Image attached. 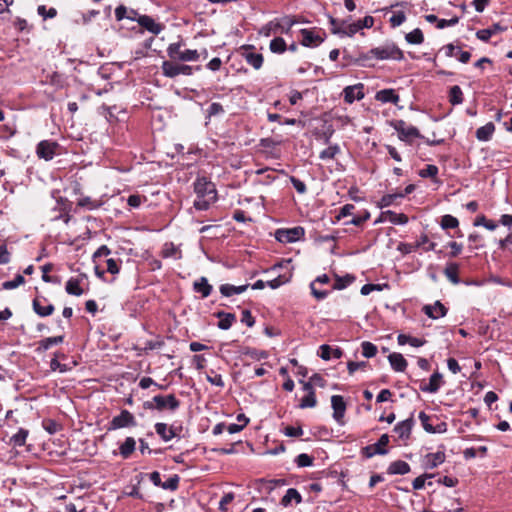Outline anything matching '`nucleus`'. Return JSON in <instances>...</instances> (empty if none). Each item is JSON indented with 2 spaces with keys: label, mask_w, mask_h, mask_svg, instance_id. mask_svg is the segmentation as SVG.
<instances>
[{
  "label": "nucleus",
  "mask_w": 512,
  "mask_h": 512,
  "mask_svg": "<svg viewBox=\"0 0 512 512\" xmlns=\"http://www.w3.org/2000/svg\"><path fill=\"white\" fill-rule=\"evenodd\" d=\"M403 57V52L394 43H387L383 46L372 48L367 53H361L358 61L364 64L371 59L402 60Z\"/></svg>",
  "instance_id": "1"
},
{
  "label": "nucleus",
  "mask_w": 512,
  "mask_h": 512,
  "mask_svg": "<svg viewBox=\"0 0 512 512\" xmlns=\"http://www.w3.org/2000/svg\"><path fill=\"white\" fill-rule=\"evenodd\" d=\"M143 406L147 410L175 412L180 407V401L174 394L155 395L151 400L144 402Z\"/></svg>",
  "instance_id": "2"
},
{
  "label": "nucleus",
  "mask_w": 512,
  "mask_h": 512,
  "mask_svg": "<svg viewBox=\"0 0 512 512\" xmlns=\"http://www.w3.org/2000/svg\"><path fill=\"white\" fill-rule=\"evenodd\" d=\"M182 43L175 42L171 43L167 48V54L171 60H177L182 62L197 61L199 59V53L197 50L185 49L182 50Z\"/></svg>",
  "instance_id": "3"
},
{
  "label": "nucleus",
  "mask_w": 512,
  "mask_h": 512,
  "mask_svg": "<svg viewBox=\"0 0 512 512\" xmlns=\"http://www.w3.org/2000/svg\"><path fill=\"white\" fill-rule=\"evenodd\" d=\"M393 128L397 131L400 140L411 143L414 138L424 139L419 130L412 125L407 124L404 120H397L393 124Z\"/></svg>",
  "instance_id": "4"
},
{
  "label": "nucleus",
  "mask_w": 512,
  "mask_h": 512,
  "mask_svg": "<svg viewBox=\"0 0 512 512\" xmlns=\"http://www.w3.org/2000/svg\"><path fill=\"white\" fill-rule=\"evenodd\" d=\"M161 68L163 75L169 78H175L178 75L190 76L193 74L192 66L175 63L173 61H164Z\"/></svg>",
  "instance_id": "5"
},
{
  "label": "nucleus",
  "mask_w": 512,
  "mask_h": 512,
  "mask_svg": "<svg viewBox=\"0 0 512 512\" xmlns=\"http://www.w3.org/2000/svg\"><path fill=\"white\" fill-rule=\"evenodd\" d=\"M194 191L198 198L208 197L209 200L216 199L215 185L206 177H198L194 182Z\"/></svg>",
  "instance_id": "6"
},
{
  "label": "nucleus",
  "mask_w": 512,
  "mask_h": 512,
  "mask_svg": "<svg viewBox=\"0 0 512 512\" xmlns=\"http://www.w3.org/2000/svg\"><path fill=\"white\" fill-rule=\"evenodd\" d=\"M305 235L304 228L300 226H296L293 228L288 229H277L275 231V238L277 241L281 243H293L301 238H303Z\"/></svg>",
  "instance_id": "7"
},
{
  "label": "nucleus",
  "mask_w": 512,
  "mask_h": 512,
  "mask_svg": "<svg viewBox=\"0 0 512 512\" xmlns=\"http://www.w3.org/2000/svg\"><path fill=\"white\" fill-rule=\"evenodd\" d=\"M137 425L134 415L128 410H122L119 415L112 418L109 422L108 430H117L126 427H135Z\"/></svg>",
  "instance_id": "8"
},
{
  "label": "nucleus",
  "mask_w": 512,
  "mask_h": 512,
  "mask_svg": "<svg viewBox=\"0 0 512 512\" xmlns=\"http://www.w3.org/2000/svg\"><path fill=\"white\" fill-rule=\"evenodd\" d=\"M388 443L389 436L387 434H383L380 436L376 443L364 447L362 449V454L366 458H371L375 455H385L387 453V449L385 447Z\"/></svg>",
  "instance_id": "9"
},
{
  "label": "nucleus",
  "mask_w": 512,
  "mask_h": 512,
  "mask_svg": "<svg viewBox=\"0 0 512 512\" xmlns=\"http://www.w3.org/2000/svg\"><path fill=\"white\" fill-rule=\"evenodd\" d=\"M59 148V144L55 141L43 140L38 143L36 147V154L39 158L46 161L52 160L56 155V150Z\"/></svg>",
  "instance_id": "10"
},
{
  "label": "nucleus",
  "mask_w": 512,
  "mask_h": 512,
  "mask_svg": "<svg viewBox=\"0 0 512 512\" xmlns=\"http://www.w3.org/2000/svg\"><path fill=\"white\" fill-rule=\"evenodd\" d=\"M302 36L301 44L305 47H316L324 41V32L315 31L313 29H301Z\"/></svg>",
  "instance_id": "11"
},
{
  "label": "nucleus",
  "mask_w": 512,
  "mask_h": 512,
  "mask_svg": "<svg viewBox=\"0 0 512 512\" xmlns=\"http://www.w3.org/2000/svg\"><path fill=\"white\" fill-rule=\"evenodd\" d=\"M344 101L346 103H353L355 100H362L365 96L364 85L358 83L355 85L347 86L343 89Z\"/></svg>",
  "instance_id": "12"
},
{
  "label": "nucleus",
  "mask_w": 512,
  "mask_h": 512,
  "mask_svg": "<svg viewBox=\"0 0 512 512\" xmlns=\"http://www.w3.org/2000/svg\"><path fill=\"white\" fill-rule=\"evenodd\" d=\"M331 406L333 409V418L339 424H343V418L346 411V403L342 396L333 395L331 397Z\"/></svg>",
  "instance_id": "13"
},
{
  "label": "nucleus",
  "mask_w": 512,
  "mask_h": 512,
  "mask_svg": "<svg viewBox=\"0 0 512 512\" xmlns=\"http://www.w3.org/2000/svg\"><path fill=\"white\" fill-rule=\"evenodd\" d=\"M415 424L413 417H409L406 420L398 422L394 427V432L401 440H408L411 435L412 428Z\"/></svg>",
  "instance_id": "14"
},
{
  "label": "nucleus",
  "mask_w": 512,
  "mask_h": 512,
  "mask_svg": "<svg viewBox=\"0 0 512 512\" xmlns=\"http://www.w3.org/2000/svg\"><path fill=\"white\" fill-rule=\"evenodd\" d=\"M138 24L154 35H158L163 30V25L157 23L152 17L148 15H141L137 19Z\"/></svg>",
  "instance_id": "15"
},
{
  "label": "nucleus",
  "mask_w": 512,
  "mask_h": 512,
  "mask_svg": "<svg viewBox=\"0 0 512 512\" xmlns=\"http://www.w3.org/2000/svg\"><path fill=\"white\" fill-rule=\"evenodd\" d=\"M84 279H86L85 274H81L78 277H71L66 282L65 291L69 295L81 296L84 293V290L81 288V283Z\"/></svg>",
  "instance_id": "16"
},
{
  "label": "nucleus",
  "mask_w": 512,
  "mask_h": 512,
  "mask_svg": "<svg viewBox=\"0 0 512 512\" xmlns=\"http://www.w3.org/2000/svg\"><path fill=\"white\" fill-rule=\"evenodd\" d=\"M443 376L439 372H434L427 384L420 385V390L426 393H436L440 387L443 385Z\"/></svg>",
  "instance_id": "17"
},
{
  "label": "nucleus",
  "mask_w": 512,
  "mask_h": 512,
  "mask_svg": "<svg viewBox=\"0 0 512 512\" xmlns=\"http://www.w3.org/2000/svg\"><path fill=\"white\" fill-rule=\"evenodd\" d=\"M445 54L447 57H455L461 63H467L471 58V53L468 51H462L460 47L450 43L444 46Z\"/></svg>",
  "instance_id": "18"
},
{
  "label": "nucleus",
  "mask_w": 512,
  "mask_h": 512,
  "mask_svg": "<svg viewBox=\"0 0 512 512\" xmlns=\"http://www.w3.org/2000/svg\"><path fill=\"white\" fill-rule=\"evenodd\" d=\"M447 308L440 302L436 301L432 305H425L423 307V312L432 319H439L447 314Z\"/></svg>",
  "instance_id": "19"
},
{
  "label": "nucleus",
  "mask_w": 512,
  "mask_h": 512,
  "mask_svg": "<svg viewBox=\"0 0 512 512\" xmlns=\"http://www.w3.org/2000/svg\"><path fill=\"white\" fill-rule=\"evenodd\" d=\"M42 302H47V299L44 297L42 299L35 298L32 303L33 310L40 317H47L54 312L55 308L52 304L42 305Z\"/></svg>",
  "instance_id": "20"
},
{
  "label": "nucleus",
  "mask_w": 512,
  "mask_h": 512,
  "mask_svg": "<svg viewBox=\"0 0 512 512\" xmlns=\"http://www.w3.org/2000/svg\"><path fill=\"white\" fill-rule=\"evenodd\" d=\"M375 99L381 103L397 104L400 97L394 89H383L376 93Z\"/></svg>",
  "instance_id": "21"
},
{
  "label": "nucleus",
  "mask_w": 512,
  "mask_h": 512,
  "mask_svg": "<svg viewBox=\"0 0 512 512\" xmlns=\"http://www.w3.org/2000/svg\"><path fill=\"white\" fill-rule=\"evenodd\" d=\"M319 349V356L323 360H330L331 358L340 359L343 356V351L339 347L332 348L327 344H323Z\"/></svg>",
  "instance_id": "22"
},
{
  "label": "nucleus",
  "mask_w": 512,
  "mask_h": 512,
  "mask_svg": "<svg viewBox=\"0 0 512 512\" xmlns=\"http://www.w3.org/2000/svg\"><path fill=\"white\" fill-rule=\"evenodd\" d=\"M193 290L196 293H200L202 298H207L211 294L213 287L209 284L206 277H200L193 283Z\"/></svg>",
  "instance_id": "23"
},
{
  "label": "nucleus",
  "mask_w": 512,
  "mask_h": 512,
  "mask_svg": "<svg viewBox=\"0 0 512 512\" xmlns=\"http://www.w3.org/2000/svg\"><path fill=\"white\" fill-rule=\"evenodd\" d=\"M64 336H54V337H47L38 342V346L36 348V352L42 353L50 349L54 345H58L63 343Z\"/></svg>",
  "instance_id": "24"
},
{
  "label": "nucleus",
  "mask_w": 512,
  "mask_h": 512,
  "mask_svg": "<svg viewBox=\"0 0 512 512\" xmlns=\"http://www.w3.org/2000/svg\"><path fill=\"white\" fill-rule=\"evenodd\" d=\"M388 361L392 369L396 372H403L407 367V361L401 353H391L388 356Z\"/></svg>",
  "instance_id": "25"
},
{
  "label": "nucleus",
  "mask_w": 512,
  "mask_h": 512,
  "mask_svg": "<svg viewBox=\"0 0 512 512\" xmlns=\"http://www.w3.org/2000/svg\"><path fill=\"white\" fill-rule=\"evenodd\" d=\"M358 31H360V25L357 22L346 24L345 21H342V28H333L332 33L340 36H349L352 37Z\"/></svg>",
  "instance_id": "26"
},
{
  "label": "nucleus",
  "mask_w": 512,
  "mask_h": 512,
  "mask_svg": "<svg viewBox=\"0 0 512 512\" xmlns=\"http://www.w3.org/2000/svg\"><path fill=\"white\" fill-rule=\"evenodd\" d=\"M156 434L164 441L169 442L173 438H175V433H173V429L169 427L168 424L163 422H158L154 425Z\"/></svg>",
  "instance_id": "27"
},
{
  "label": "nucleus",
  "mask_w": 512,
  "mask_h": 512,
  "mask_svg": "<svg viewBox=\"0 0 512 512\" xmlns=\"http://www.w3.org/2000/svg\"><path fill=\"white\" fill-rule=\"evenodd\" d=\"M161 256L178 260L182 258V252L173 242H166L162 247Z\"/></svg>",
  "instance_id": "28"
},
{
  "label": "nucleus",
  "mask_w": 512,
  "mask_h": 512,
  "mask_svg": "<svg viewBox=\"0 0 512 512\" xmlns=\"http://www.w3.org/2000/svg\"><path fill=\"white\" fill-rule=\"evenodd\" d=\"M387 472L391 475H405L410 472V465L405 461L397 460L389 465Z\"/></svg>",
  "instance_id": "29"
},
{
  "label": "nucleus",
  "mask_w": 512,
  "mask_h": 512,
  "mask_svg": "<svg viewBox=\"0 0 512 512\" xmlns=\"http://www.w3.org/2000/svg\"><path fill=\"white\" fill-rule=\"evenodd\" d=\"M216 316L219 318L217 326L221 330L230 329L233 323L236 321V316L232 313L220 311L216 314Z\"/></svg>",
  "instance_id": "30"
},
{
  "label": "nucleus",
  "mask_w": 512,
  "mask_h": 512,
  "mask_svg": "<svg viewBox=\"0 0 512 512\" xmlns=\"http://www.w3.org/2000/svg\"><path fill=\"white\" fill-rule=\"evenodd\" d=\"M459 272V264L455 262L447 263L445 269H444V275L447 277V279L457 285L460 283V278L458 276Z\"/></svg>",
  "instance_id": "31"
},
{
  "label": "nucleus",
  "mask_w": 512,
  "mask_h": 512,
  "mask_svg": "<svg viewBox=\"0 0 512 512\" xmlns=\"http://www.w3.org/2000/svg\"><path fill=\"white\" fill-rule=\"evenodd\" d=\"M248 284L235 286L231 284H222L219 288L220 293L225 297H230L235 294H241L247 290Z\"/></svg>",
  "instance_id": "32"
},
{
  "label": "nucleus",
  "mask_w": 512,
  "mask_h": 512,
  "mask_svg": "<svg viewBox=\"0 0 512 512\" xmlns=\"http://www.w3.org/2000/svg\"><path fill=\"white\" fill-rule=\"evenodd\" d=\"M494 131L495 125L492 122H488L476 130V138L479 141H488L491 139Z\"/></svg>",
  "instance_id": "33"
},
{
  "label": "nucleus",
  "mask_w": 512,
  "mask_h": 512,
  "mask_svg": "<svg viewBox=\"0 0 512 512\" xmlns=\"http://www.w3.org/2000/svg\"><path fill=\"white\" fill-rule=\"evenodd\" d=\"M292 501H294L296 504H299L302 502V496L295 488H289L285 495L281 499V505L284 507L289 506Z\"/></svg>",
  "instance_id": "34"
},
{
  "label": "nucleus",
  "mask_w": 512,
  "mask_h": 512,
  "mask_svg": "<svg viewBox=\"0 0 512 512\" xmlns=\"http://www.w3.org/2000/svg\"><path fill=\"white\" fill-rule=\"evenodd\" d=\"M136 441L133 437H127L125 441L120 445L119 452L124 459H128L131 454L135 451Z\"/></svg>",
  "instance_id": "35"
},
{
  "label": "nucleus",
  "mask_w": 512,
  "mask_h": 512,
  "mask_svg": "<svg viewBox=\"0 0 512 512\" xmlns=\"http://www.w3.org/2000/svg\"><path fill=\"white\" fill-rule=\"evenodd\" d=\"M384 217H388V222L394 225H405L408 223V216L403 213H396L391 210L383 212Z\"/></svg>",
  "instance_id": "36"
},
{
  "label": "nucleus",
  "mask_w": 512,
  "mask_h": 512,
  "mask_svg": "<svg viewBox=\"0 0 512 512\" xmlns=\"http://www.w3.org/2000/svg\"><path fill=\"white\" fill-rule=\"evenodd\" d=\"M425 459L426 466L433 469L444 462L445 454L443 452L429 453L426 455Z\"/></svg>",
  "instance_id": "37"
},
{
  "label": "nucleus",
  "mask_w": 512,
  "mask_h": 512,
  "mask_svg": "<svg viewBox=\"0 0 512 512\" xmlns=\"http://www.w3.org/2000/svg\"><path fill=\"white\" fill-rule=\"evenodd\" d=\"M502 30L499 24H494L491 28L478 30L476 36L479 40L487 42L496 32Z\"/></svg>",
  "instance_id": "38"
},
{
  "label": "nucleus",
  "mask_w": 512,
  "mask_h": 512,
  "mask_svg": "<svg viewBox=\"0 0 512 512\" xmlns=\"http://www.w3.org/2000/svg\"><path fill=\"white\" fill-rule=\"evenodd\" d=\"M244 58L246 62L254 69H260L263 65V56L260 53L249 52L245 53Z\"/></svg>",
  "instance_id": "39"
},
{
  "label": "nucleus",
  "mask_w": 512,
  "mask_h": 512,
  "mask_svg": "<svg viewBox=\"0 0 512 512\" xmlns=\"http://www.w3.org/2000/svg\"><path fill=\"white\" fill-rule=\"evenodd\" d=\"M296 23V20L293 19L292 17H289V16H286V17H283L279 20H277V22L274 24L275 27L279 28L281 33H289L290 29L292 28V26Z\"/></svg>",
  "instance_id": "40"
},
{
  "label": "nucleus",
  "mask_w": 512,
  "mask_h": 512,
  "mask_svg": "<svg viewBox=\"0 0 512 512\" xmlns=\"http://www.w3.org/2000/svg\"><path fill=\"white\" fill-rule=\"evenodd\" d=\"M463 92L458 85H454L449 91V101L452 105H459L463 102Z\"/></svg>",
  "instance_id": "41"
},
{
  "label": "nucleus",
  "mask_w": 512,
  "mask_h": 512,
  "mask_svg": "<svg viewBox=\"0 0 512 512\" xmlns=\"http://www.w3.org/2000/svg\"><path fill=\"white\" fill-rule=\"evenodd\" d=\"M440 226L444 230L455 229V228H458L459 221L456 217H454L450 214H446L441 217Z\"/></svg>",
  "instance_id": "42"
},
{
  "label": "nucleus",
  "mask_w": 512,
  "mask_h": 512,
  "mask_svg": "<svg viewBox=\"0 0 512 512\" xmlns=\"http://www.w3.org/2000/svg\"><path fill=\"white\" fill-rule=\"evenodd\" d=\"M269 48L271 52L281 54L284 53L287 49L286 42L281 37H275L271 40Z\"/></svg>",
  "instance_id": "43"
},
{
  "label": "nucleus",
  "mask_w": 512,
  "mask_h": 512,
  "mask_svg": "<svg viewBox=\"0 0 512 512\" xmlns=\"http://www.w3.org/2000/svg\"><path fill=\"white\" fill-rule=\"evenodd\" d=\"M340 153V147L338 144L330 145L326 149L320 152L319 158L322 160L334 159L337 154Z\"/></svg>",
  "instance_id": "44"
},
{
  "label": "nucleus",
  "mask_w": 512,
  "mask_h": 512,
  "mask_svg": "<svg viewBox=\"0 0 512 512\" xmlns=\"http://www.w3.org/2000/svg\"><path fill=\"white\" fill-rule=\"evenodd\" d=\"M405 39L410 44H422L424 41V36L421 29L416 28L406 34Z\"/></svg>",
  "instance_id": "45"
},
{
  "label": "nucleus",
  "mask_w": 512,
  "mask_h": 512,
  "mask_svg": "<svg viewBox=\"0 0 512 512\" xmlns=\"http://www.w3.org/2000/svg\"><path fill=\"white\" fill-rule=\"evenodd\" d=\"M28 434V430L20 428L18 432L11 437V442L14 446L21 447L25 444Z\"/></svg>",
  "instance_id": "46"
},
{
  "label": "nucleus",
  "mask_w": 512,
  "mask_h": 512,
  "mask_svg": "<svg viewBox=\"0 0 512 512\" xmlns=\"http://www.w3.org/2000/svg\"><path fill=\"white\" fill-rule=\"evenodd\" d=\"M473 225L483 226L490 231H494L498 226L496 222L488 220L484 215L477 216L476 219L474 220Z\"/></svg>",
  "instance_id": "47"
},
{
  "label": "nucleus",
  "mask_w": 512,
  "mask_h": 512,
  "mask_svg": "<svg viewBox=\"0 0 512 512\" xmlns=\"http://www.w3.org/2000/svg\"><path fill=\"white\" fill-rule=\"evenodd\" d=\"M423 246H425L424 247L425 251H434L435 247H436V243L429 241V238L426 234H422L419 237V239L415 242V247H417V249H418Z\"/></svg>",
  "instance_id": "48"
},
{
  "label": "nucleus",
  "mask_w": 512,
  "mask_h": 512,
  "mask_svg": "<svg viewBox=\"0 0 512 512\" xmlns=\"http://www.w3.org/2000/svg\"><path fill=\"white\" fill-rule=\"evenodd\" d=\"M78 206L86 208L88 210H95L101 206L98 200L92 199L91 197H83L78 200Z\"/></svg>",
  "instance_id": "49"
},
{
  "label": "nucleus",
  "mask_w": 512,
  "mask_h": 512,
  "mask_svg": "<svg viewBox=\"0 0 512 512\" xmlns=\"http://www.w3.org/2000/svg\"><path fill=\"white\" fill-rule=\"evenodd\" d=\"M317 405V399L315 396V392H310V394H307L304 396L299 404V408L306 409V408H313Z\"/></svg>",
  "instance_id": "50"
},
{
  "label": "nucleus",
  "mask_w": 512,
  "mask_h": 512,
  "mask_svg": "<svg viewBox=\"0 0 512 512\" xmlns=\"http://www.w3.org/2000/svg\"><path fill=\"white\" fill-rule=\"evenodd\" d=\"M25 283V279L22 275L17 274L13 280L5 281L2 283L4 290H12Z\"/></svg>",
  "instance_id": "51"
},
{
  "label": "nucleus",
  "mask_w": 512,
  "mask_h": 512,
  "mask_svg": "<svg viewBox=\"0 0 512 512\" xmlns=\"http://www.w3.org/2000/svg\"><path fill=\"white\" fill-rule=\"evenodd\" d=\"M290 278L291 274L278 275L276 278L267 281V286H269L271 289H277L283 284L289 282Z\"/></svg>",
  "instance_id": "52"
},
{
  "label": "nucleus",
  "mask_w": 512,
  "mask_h": 512,
  "mask_svg": "<svg viewBox=\"0 0 512 512\" xmlns=\"http://www.w3.org/2000/svg\"><path fill=\"white\" fill-rule=\"evenodd\" d=\"M362 355L366 358H372L377 353V346L369 341H364L361 344Z\"/></svg>",
  "instance_id": "53"
},
{
  "label": "nucleus",
  "mask_w": 512,
  "mask_h": 512,
  "mask_svg": "<svg viewBox=\"0 0 512 512\" xmlns=\"http://www.w3.org/2000/svg\"><path fill=\"white\" fill-rule=\"evenodd\" d=\"M403 197H404V194H398V193L386 194V195L382 196V198L380 199L379 207L384 208V207L391 206L397 198H403Z\"/></svg>",
  "instance_id": "54"
},
{
  "label": "nucleus",
  "mask_w": 512,
  "mask_h": 512,
  "mask_svg": "<svg viewBox=\"0 0 512 512\" xmlns=\"http://www.w3.org/2000/svg\"><path fill=\"white\" fill-rule=\"evenodd\" d=\"M180 477L175 474L169 477L165 482H162L161 488L164 490L175 491L178 488Z\"/></svg>",
  "instance_id": "55"
},
{
  "label": "nucleus",
  "mask_w": 512,
  "mask_h": 512,
  "mask_svg": "<svg viewBox=\"0 0 512 512\" xmlns=\"http://www.w3.org/2000/svg\"><path fill=\"white\" fill-rule=\"evenodd\" d=\"M37 12L44 20L52 19L57 15V10L54 7L47 9L45 5L38 6Z\"/></svg>",
  "instance_id": "56"
},
{
  "label": "nucleus",
  "mask_w": 512,
  "mask_h": 512,
  "mask_svg": "<svg viewBox=\"0 0 512 512\" xmlns=\"http://www.w3.org/2000/svg\"><path fill=\"white\" fill-rule=\"evenodd\" d=\"M298 467H309L313 464V457L306 453H301L295 458Z\"/></svg>",
  "instance_id": "57"
},
{
  "label": "nucleus",
  "mask_w": 512,
  "mask_h": 512,
  "mask_svg": "<svg viewBox=\"0 0 512 512\" xmlns=\"http://www.w3.org/2000/svg\"><path fill=\"white\" fill-rule=\"evenodd\" d=\"M438 174V167L436 165H427L424 169L419 171V176L422 178H433Z\"/></svg>",
  "instance_id": "58"
},
{
  "label": "nucleus",
  "mask_w": 512,
  "mask_h": 512,
  "mask_svg": "<svg viewBox=\"0 0 512 512\" xmlns=\"http://www.w3.org/2000/svg\"><path fill=\"white\" fill-rule=\"evenodd\" d=\"M354 280V278L352 276H345L344 278H341V277H337L336 278V281L333 285V288L334 289H337V290H341V289H344L346 288L350 283H352V281Z\"/></svg>",
  "instance_id": "59"
},
{
  "label": "nucleus",
  "mask_w": 512,
  "mask_h": 512,
  "mask_svg": "<svg viewBox=\"0 0 512 512\" xmlns=\"http://www.w3.org/2000/svg\"><path fill=\"white\" fill-rule=\"evenodd\" d=\"M224 113L223 106L218 102H213L210 104L207 110V117L211 118L213 116H217Z\"/></svg>",
  "instance_id": "60"
},
{
  "label": "nucleus",
  "mask_w": 512,
  "mask_h": 512,
  "mask_svg": "<svg viewBox=\"0 0 512 512\" xmlns=\"http://www.w3.org/2000/svg\"><path fill=\"white\" fill-rule=\"evenodd\" d=\"M418 417L421 421L423 429L428 433H434V426L429 423L430 417L423 411L419 413Z\"/></svg>",
  "instance_id": "61"
},
{
  "label": "nucleus",
  "mask_w": 512,
  "mask_h": 512,
  "mask_svg": "<svg viewBox=\"0 0 512 512\" xmlns=\"http://www.w3.org/2000/svg\"><path fill=\"white\" fill-rule=\"evenodd\" d=\"M285 436L288 437H300L304 434L301 426H286L283 431Z\"/></svg>",
  "instance_id": "62"
},
{
  "label": "nucleus",
  "mask_w": 512,
  "mask_h": 512,
  "mask_svg": "<svg viewBox=\"0 0 512 512\" xmlns=\"http://www.w3.org/2000/svg\"><path fill=\"white\" fill-rule=\"evenodd\" d=\"M406 21L405 13L402 11H399L397 13H394L390 18V24L392 27H398L402 25Z\"/></svg>",
  "instance_id": "63"
},
{
  "label": "nucleus",
  "mask_w": 512,
  "mask_h": 512,
  "mask_svg": "<svg viewBox=\"0 0 512 512\" xmlns=\"http://www.w3.org/2000/svg\"><path fill=\"white\" fill-rule=\"evenodd\" d=\"M447 247L451 249V251L448 254V256L451 258L457 257L462 252L463 249L462 244L457 243L456 241L448 242Z\"/></svg>",
  "instance_id": "64"
}]
</instances>
